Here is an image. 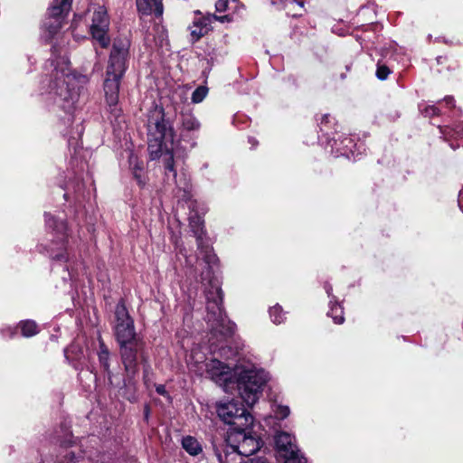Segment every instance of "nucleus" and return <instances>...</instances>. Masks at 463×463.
I'll list each match as a JSON object with an SVG mask.
<instances>
[{
    "label": "nucleus",
    "mask_w": 463,
    "mask_h": 463,
    "mask_svg": "<svg viewBox=\"0 0 463 463\" xmlns=\"http://www.w3.org/2000/svg\"><path fill=\"white\" fill-rule=\"evenodd\" d=\"M208 322L211 323L212 330L214 333H220L222 335L232 334V327L225 326V317L222 311V291L221 288H215V296H207Z\"/></svg>",
    "instance_id": "423d86ee"
},
{
    "label": "nucleus",
    "mask_w": 463,
    "mask_h": 463,
    "mask_svg": "<svg viewBox=\"0 0 463 463\" xmlns=\"http://www.w3.org/2000/svg\"><path fill=\"white\" fill-rule=\"evenodd\" d=\"M109 21L107 15V10L104 6H98L93 13L90 33L92 37L97 40L101 47H107L109 39L107 35Z\"/></svg>",
    "instance_id": "1a4fd4ad"
},
{
    "label": "nucleus",
    "mask_w": 463,
    "mask_h": 463,
    "mask_svg": "<svg viewBox=\"0 0 463 463\" xmlns=\"http://www.w3.org/2000/svg\"><path fill=\"white\" fill-rule=\"evenodd\" d=\"M184 449L192 456L202 452V447L198 440L191 436L184 437L182 440Z\"/></svg>",
    "instance_id": "2eb2a0df"
},
{
    "label": "nucleus",
    "mask_w": 463,
    "mask_h": 463,
    "mask_svg": "<svg viewBox=\"0 0 463 463\" xmlns=\"http://www.w3.org/2000/svg\"><path fill=\"white\" fill-rule=\"evenodd\" d=\"M298 4L300 6H303V2H302V1L298 2Z\"/></svg>",
    "instance_id": "72a5a7b5"
},
{
    "label": "nucleus",
    "mask_w": 463,
    "mask_h": 463,
    "mask_svg": "<svg viewBox=\"0 0 463 463\" xmlns=\"http://www.w3.org/2000/svg\"><path fill=\"white\" fill-rule=\"evenodd\" d=\"M206 373L216 383H224L227 388L232 382L231 367L228 364L212 359L205 364ZM233 377L236 379L237 389L241 398L248 406L254 405L260 398L263 385L268 380L267 373L254 367H237Z\"/></svg>",
    "instance_id": "f257e3e1"
},
{
    "label": "nucleus",
    "mask_w": 463,
    "mask_h": 463,
    "mask_svg": "<svg viewBox=\"0 0 463 463\" xmlns=\"http://www.w3.org/2000/svg\"><path fill=\"white\" fill-rule=\"evenodd\" d=\"M241 463H266L265 461H244V462H241Z\"/></svg>",
    "instance_id": "2f4dec72"
},
{
    "label": "nucleus",
    "mask_w": 463,
    "mask_h": 463,
    "mask_svg": "<svg viewBox=\"0 0 463 463\" xmlns=\"http://www.w3.org/2000/svg\"><path fill=\"white\" fill-rule=\"evenodd\" d=\"M72 0H53L49 9L52 17L58 18L71 9Z\"/></svg>",
    "instance_id": "4468645a"
},
{
    "label": "nucleus",
    "mask_w": 463,
    "mask_h": 463,
    "mask_svg": "<svg viewBox=\"0 0 463 463\" xmlns=\"http://www.w3.org/2000/svg\"><path fill=\"white\" fill-rule=\"evenodd\" d=\"M270 317L275 324H280L283 321V315L280 307H273L269 310Z\"/></svg>",
    "instance_id": "412c9836"
},
{
    "label": "nucleus",
    "mask_w": 463,
    "mask_h": 463,
    "mask_svg": "<svg viewBox=\"0 0 463 463\" xmlns=\"http://www.w3.org/2000/svg\"><path fill=\"white\" fill-rule=\"evenodd\" d=\"M326 290L327 294H328V295H330V292H331V290H332V288H331V287H327V286H326Z\"/></svg>",
    "instance_id": "473e14b6"
},
{
    "label": "nucleus",
    "mask_w": 463,
    "mask_h": 463,
    "mask_svg": "<svg viewBox=\"0 0 463 463\" xmlns=\"http://www.w3.org/2000/svg\"><path fill=\"white\" fill-rule=\"evenodd\" d=\"M156 392L160 394H164L165 392V386L164 385H158L156 387Z\"/></svg>",
    "instance_id": "c756f323"
},
{
    "label": "nucleus",
    "mask_w": 463,
    "mask_h": 463,
    "mask_svg": "<svg viewBox=\"0 0 463 463\" xmlns=\"http://www.w3.org/2000/svg\"><path fill=\"white\" fill-rule=\"evenodd\" d=\"M208 20L209 22H212L213 20H215V21H220L222 23H224V22H230L231 19L229 17V15H222V16H218L216 14H211L209 15L208 17Z\"/></svg>",
    "instance_id": "393cba45"
},
{
    "label": "nucleus",
    "mask_w": 463,
    "mask_h": 463,
    "mask_svg": "<svg viewBox=\"0 0 463 463\" xmlns=\"http://www.w3.org/2000/svg\"><path fill=\"white\" fill-rule=\"evenodd\" d=\"M208 92L207 88L205 87H198L192 95V101L194 103H199L203 100V99L206 97Z\"/></svg>",
    "instance_id": "aec40b11"
},
{
    "label": "nucleus",
    "mask_w": 463,
    "mask_h": 463,
    "mask_svg": "<svg viewBox=\"0 0 463 463\" xmlns=\"http://www.w3.org/2000/svg\"><path fill=\"white\" fill-rule=\"evenodd\" d=\"M329 315L333 317L335 324H342L344 322L343 308L338 305L331 307Z\"/></svg>",
    "instance_id": "6ab92c4d"
},
{
    "label": "nucleus",
    "mask_w": 463,
    "mask_h": 463,
    "mask_svg": "<svg viewBox=\"0 0 463 463\" xmlns=\"http://www.w3.org/2000/svg\"><path fill=\"white\" fill-rule=\"evenodd\" d=\"M275 445L279 455L285 459V463H307V458L302 455L295 439L288 433L281 431L275 436Z\"/></svg>",
    "instance_id": "6e6552de"
},
{
    "label": "nucleus",
    "mask_w": 463,
    "mask_h": 463,
    "mask_svg": "<svg viewBox=\"0 0 463 463\" xmlns=\"http://www.w3.org/2000/svg\"><path fill=\"white\" fill-rule=\"evenodd\" d=\"M22 335L25 337H30L38 333L37 325L34 321L26 320L20 323Z\"/></svg>",
    "instance_id": "f3484780"
},
{
    "label": "nucleus",
    "mask_w": 463,
    "mask_h": 463,
    "mask_svg": "<svg viewBox=\"0 0 463 463\" xmlns=\"http://www.w3.org/2000/svg\"><path fill=\"white\" fill-rule=\"evenodd\" d=\"M208 31L207 23L205 21H199L194 24L191 34L194 40H199L202 36L205 35Z\"/></svg>",
    "instance_id": "dca6fc26"
},
{
    "label": "nucleus",
    "mask_w": 463,
    "mask_h": 463,
    "mask_svg": "<svg viewBox=\"0 0 463 463\" xmlns=\"http://www.w3.org/2000/svg\"><path fill=\"white\" fill-rule=\"evenodd\" d=\"M121 360L128 374H133L137 368V352L138 342L131 344H120Z\"/></svg>",
    "instance_id": "9b49d317"
},
{
    "label": "nucleus",
    "mask_w": 463,
    "mask_h": 463,
    "mask_svg": "<svg viewBox=\"0 0 463 463\" xmlns=\"http://www.w3.org/2000/svg\"><path fill=\"white\" fill-rule=\"evenodd\" d=\"M190 226L197 237L198 243V258H202L207 264H213L216 261V255L213 252L212 247L204 243L200 232L203 230V220L198 215H191L189 217Z\"/></svg>",
    "instance_id": "9d476101"
},
{
    "label": "nucleus",
    "mask_w": 463,
    "mask_h": 463,
    "mask_svg": "<svg viewBox=\"0 0 463 463\" xmlns=\"http://www.w3.org/2000/svg\"><path fill=\"white\" fill-rule=\"evenodd\" d=\"M216 411L222 420L234 428L250 427L252 424V416L247 412L243 406H239L234 401L218 403Z\"/></svg>",
    "instance_id": "39448f33"
},
{
    "label": "nucleus",
    "mask_w": 463,
    "mask_h": 463,
    "mask_svg": "<svg viewBox=\"0 0 463 463\" xmlns=\"http://www.w3.org/2000/svg\"><path fill=\"white\" fill-rule=\"evenodd\" d=\"M134 175L140 185L145 184V181L142 179L141 175L137 173V171H135Z\"/></svg>",
    "instance_id": "c85d7f7f"
},
{
    "label": "nucleus",
    "mask_w": 463,
    "mask_h": 463,
    "mask_svg": "<svg viewBox=\"0 0 463 463\" xmlns=\"http://www.w3.org/2000/svg\"><path fill=\"white\" fill-rule=\"evenodd\" d=\"M215 456L219 463H226L229 455H222L219 450L215 449Z\"/></svg>",
    "instance_id": "a878e982"
},
{
    "label": "nucleus",
    "mask_w": 463,
    "mask_h": 463,
    "mask_svg": "<svg viewBox=\"0 0 463 463\" xmlns=\"http://www.w3.org/2000/svg\"><path fill=\"white\" fill-rule=\"evenodd\" d=\"M227 442L244 457L251 456L260 448V440L248 430V427L233 428L228 433Z\"/></svg>",
    "instance_id": "20e7f679"
},
{
    "label": "nucleus",
    "mask_w": 463,
    "mask_h": 463,
    "mask_svg": "<svg viewBox=\"0 0 463 463\" xmlns=\"http://www.w3.org/2000/svg\"><path fill=\"white\" fill-rule=\"evenodd\" d=\"M115 335L118 344L136 343V333L133 319L123 303H118L115 309Z\"/></svg>",
    "instance_id": "0eeeda50"
},
{
    "label": "nucleus",
    "mask_w": 463,
    "mask_h": 463,
    "mask_svg": "<svg viewBox=\"0 0 463 463\" xmlns=\"http://www.w3.org/2000/svg\"><path fill=\"white\" fill-rule=\"evenodd\" d=\"M228 7L227 0H218L215 3V9L217 12H224Z\"/></svg>",
    "instance_id": "b1692460"
},
{
    "label": "nucleus",
    "mask_w": 463,
    "mask_h": 463,
    "mask_svg": "<svg viewBox=\"0 0 463 463\" xmlns=\"http://www.w3.org/2000/svg\"><path fill=\"white\" fill-rule=\"evenodd\" d=\"M53 258L57 259V260H63L64 256L62 254H57V255L53 256Z\"/></svg>",
    "instance_id": "7c9ffc66"
},
{
    "label": "nucleus",
    "mask_w": 463,
    "mask_h": 463,
    "mask_svg": "<svg viewBox=\"0 0 463 463\" xmlns=\"http://www.w3.org/2000/svg\"><path fill=\"white\" fill-rule=\"evenodd\" d=\"M128 49V39L115 40L104 81L106 101L109 107L117 105L118 101L119 82L127 68Z\"/></svg>",
    "instance_id": "7ed1b4c3"
},
{
    "label": "nucleus",
    "mask_w": 463,
    "mask_h": 463,
    "mask_svg": "<svg viewBox=\"0 0 463 463\" xmlns=\"http://www.w3.org/2000/svg\"><path fill=\"white\" fill-rule=\"evenodd\" d=\"M289 414V408L288 406L278 405L275 410V415L279 419H285Z\"/></svg>",
    "instance_id": "4be33fe9"
},
{
    "label": "nucleus",
    "mask_w": 463,
    "mask_h": 463,
    "mask_svg": "<svg viewBox=\"0 0 463 463\" xmlns=\"http://www.w3.org/2000/svg\"><path fill=\"white\" fill-rule=\"evenodd\" d=\"M137 7L142 15L161 17L164 13L163 0H137Z\"/></svg>",
    "instance_id": "f8f14e48"
},
{
    "label": "nucleus",
    "mask_w": 463,
    "mask_h": 463,
    "mask_svg": "<svg viewBox=\"0 0 463 463\" xmlns=\"http://www.w3.org/2000/svg\"><path fill=\"white\" fill-rule=\"evenodd\" d=\"M109 352L108 348L105 346V345L103 343H101L100 346H99V360L101 366L104 368V370L109 373Z\"/></svg>",
    "instance_id": "a211bd4d"
},
{
    "label": "nucleus",
    "mask_w": 463,
    "mask_h": 463,
    "mask_svg": "<svg viewBox=\"0 0 463 463\" xmlns=\"http://www.w3.org/2000/svg\"><path fill=\"white\" fill-rule=\"evenodd\" d=\"M425 113L427 114V116H433L438 113V109L435 107H429L426 108Z\"/></svg>",
    "instance_id": "cd10ccee"
},
{
    "label": "nucleus",
    "mask_w": 463,
    "mask_h": 463,
    "mask_svg": "<svg viewBox=\"0 0 463 463\" xmlns=\"http://www.w3.org/2000/svg\"><path fill=\"white\" fill-rule=\"evenodd\" d=\"M181 133L184 137V133H194L199 131L201 123L197 118L192 113H183L181 117Z\"/></svg>",
    "instance_id": "ddd939ff"
},
{
    "label": "nucleus",
    "mask_w": 463,
    "mask_h": 463,
    "mask_svg": "<svg viewBox=\"0 0 463 463\" xmlns=\"http://www.w3.org/2000/svg\"><path fill=\"white\" fill-rule=\"evenodd\" d=\"M61 27V23L58 20H55L53 24H50V33H55Z\"/></svg>",
    "instance_id": "bb28decb"
},
{
    "label": "nucleus",
    "mask_w": 463,
    "mask_h": 463,
    "mask_svg": "<svg viewBox=\"0 0 463 463\" xmlns=\"http://www.w3.org/2000/svg\"><path fill=\"white\" fill-rule=\"evenodd\" d=\"M390 74V70L388 67L384 66V65H382V66H379L377 71H376V76L378 79L380 80H385L388 75Z\"/></svg>",
    "instance_id": "5701e85b"
},
{
    "label": "nucleus",
    "mask_w": 463,
    "mask_h": 463,
    "mask_svg": "<svg viewBox=\"0 0 463 463\" xmlns=\"http://www.w3.org/2000/svg\"><path fill=\"white\" fill-rule=\"evenodd\" d=\"M148 130V151L150 158L162 159L165 170L173 173L174 178L176 172L174 166V129L165 121L164 112L161 109H156L151 112L147 121Z\"/></svg>",
    "instance_id": "f03ea898"
}]
</instances>
